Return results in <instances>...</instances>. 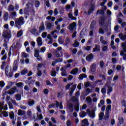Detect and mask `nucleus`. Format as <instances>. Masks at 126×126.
Returning <instances> with one entry per match:
<instances>
[{
  "instance_id": "1",
  "label": "nucleus",
  "mask_w": 126,
  "mask_h": 126,
  "mask_svg": "<svg viewBox=\"0 0 126 126\" xmlns=\"http://www.w3.org/2000/svg\"><path fill=\"white\" fill-rule=\"evenodd\" d=\"M2 37L5 38L3 47H6L7 46V42L11 38V32L9 31H4L2 34Z\"/></svg>"
},
{
  "instance_id": "2",
  "label": "nucleus",
  "mask_w": 126,
  "mask_h": 126,
  "mask_svg": "<svg viewBox=\"0 0 126 126\" xmlns=\"http://www.w3.org/2000/svg\"><path fill=\"white\" fill-rule=\"evenodd\" d=\"M79 95H80V93L79 92H77L76 93V96L73 97L74 102L77 103V105L75 106V111H76V112H78V111H79V102H78V97H79Z\"/></svg>"
},
{
  "instance_id": "3",
  "label": "nucleus",
  "mask_w": 126,
  "mask_h": 126,
  "mask_svg": "<svg viewBox=\"0 0 126 126\" xmlns=\"http://www.w3.org/2000/svg\"><path fill=\"white\" fill-rule=\"evenodd\" d=\"M16 26L18 29H20L21 25L24 24V19L22 17H20L19 19H16L15 21Z\"/></svg>"
},
{
  "instance_id": "4",
  "label": "nucleus",
  "mask_w": 126,
  "mask_h": 126,
  "mask_svg": "<svg viewBox=\"0 0 126 126\" xmlns=\"http://www.w3.org/2000/svg\"><path fill=\"white\" fill-rule=\"evenodd\" d=\"M5 73L7 77H12V71H11V67L10 66H6L5 69Z\"/></svg>"
},
{
  "instance_id": "5",
  "label": "nucleus",
  "mask_w": 126,
  "mask_h": 126,
  "mask_svg": "<svg viewBox=\"0 0 126 126\" xmlns=\"http://www.w3.org/2000/svg\"><path fill=\"white\" fill-rule=\"evenodd\" d=\"M112 110V106L111 105H108L106 107V109L105 111V116L104 117L105 120H108L109 117V114H110V111Z\"/></svg>"
},
{
  "instance_id": "6",
  "label": "nucleus",
  "mask_w": 126,
  "mask_h": 126,
  "mask_svg": "<svg viewBox=\"0 0 126 126\" xmlns=\"http://www.w3.org/2000/svg\"><path fill=\"white\" fill-rule=\"evenodd\" d=\"M95 111H97V108L94 107V109H92V112L90 111V110L87 109V113H88L91 118H95Z\"/></svg>"
},
{
  "instance_id": "7",
  "label": "nucleus",
  "mask_w": 126,
  "mask_h": 126,
  "mask_svg": "<svg viewBox=\"0 0 126 126\" xmlns=\"http://www.w3.org/2000/svg\"><path fill=\"white\" fill-rule=\"evenodd\" d=\"M27 8H25L24 10V12L25 14H27V9H33L34 6L32 3L28 2L27 4Z\"/></svg>"
},
{
  "instance_id": "8",
  "label": "nucleus",
  "mask_w": 126,
  "mask_h": 126,
  "mask_svg": "<svg viewBox=\"0 0 126 126\" xmlns=\"http://www.w3.org/2000/svg\"><path fill=\"white\" fill-rule=\"evenodd\" d=\"M67 29L69 31H73V30H76V23L73 22L71 23L68 27Z\"/></svg>"
},
{
  "instance_id": "9",
  "label": "nucleus",
  "mask_w": 126,
  "mask_h": 126,
  "mask_svg": "<svg viewBox=\"0 0 126 126\" xmlns=\"http://www.w3.org/2000/svg\"><path fill=\"white\" fill-rule=\"evenodd\" d=\"M17 90V88L16 87L11 88L7 92V94L9 95H12L15 93V92Z\"/></svg>"
},
{
  "instance_id": "10",
  "label": "nucleus",
  "mask_w": 126,
  "mask_h": 126,
  "mask_svg": "<svg viewBox=\"0 0 126 126\" xmlns=\"http://www.w3.org/2000/svg\"><path fill=\"white\" fill-rule=\"evenodd\" d=\"M90 71L91 74H93L95 71H96V64H93L91 66V69H90Z\"/></svg>"
},
{
  "instance_id": "11",
  "label": "nucleus",
  "mask_w": 126,
  "mask_h": 126,
  "mask_svg": "<svg viewBox=\"0 0 126 126\" xmlns=\"http://www.w3.org/2000/svg\"><path fill=\"white\" fill-rule=\"evenodd\" d=\"M108 87L107 89V94L108 95H110V94L111 93V92H113V88L110 86H109V84L107 83L105 85V87Z\"/></svg>"
},
{
  "instance_id": "12",
  "label": "nucleus",
  "mask_w": 126,
  "mask_h": 126,
  "mask_svg": "<svg viewBox=\"0 0 126 126\" xmlns=\"http://www.w3.org/2000/svg\"><path fill=\"white\" fill-rule=\"evenodd\" d=\"M17 63H18V60H16L14 61V64L13 65L14 71H16V70H17V68H18Z\"/></svg>"
},
{
  "instance_id": "13",
  "label": "nucleus",
  "mask_w": 126,
  "mask_h": 126,
  "mask_svg": "<svg viewBox=\"0 0 126 126\" xmlns=\"http://www.w3.org/2000/svg\"><path fill=\"white\" fill-rule=\"evenodd\" d=\"M119 37L122 41H125V40H126V32L124 34L123 33H120Z\"/></svg>"
},
{
  "instance_id": "14",
  "label": "nucleus",
  "mask_w": 126,
  "mask_h": 126,
  "mask_svg": "<svg viewBox=\"0 0 126 126\" xmlns=\"http://www.w3.org/2000/svg\"><path fill=\"white\" fill-rule=\"evenodd\" d=\"M46 25L47 29H49V30H52V27L55 26L54 23H48Z\"/></svg>"
},
{
  "instance_id": "15",
  "label": "nucleus",
  "mask_w": 126,
  "mask_h": 126,
  "mask_svg": "<svg viewBox=\"0 0 126 126\" xmlns=\"http://www.w3.org/2000/svg\"><path fill=\"white\" fill-rule=\"evenodd\" d=\"M93 58H94L93 54H90L89 55L87 56V57L86 58V60L88 62H91V61L93 60Z\"/></svg>"
},
{
  "instance_id": "16",
  "label": "nucleus",
  "mask_w": 126,
  "mask_h": 126,
  "mask_svg": "<svg viewBox=\"0 0 126 126\" xmlns=\"http://www.w3.org/2000/svg\"><path fill=\"white\" fill-rule=\"evenodd\" d=\"M71 74H73V75H76L77 73H78V68L77 67H76L74 69H73L71 72Z\"/></svg>"
},
{
  "instance_id": "17",
  "label": "nucleus",
  "mask_w": 126,
  "mask_h": 126,
  "mask_svg": "<svg viewBox=\"0 0 126 126\" xmlns=\"http://www.w3.org/2000/svg\"><path fill=\"white\" fill-rule=\"evenodd\" d=\"M118 22L120 24H121V27L122 28H125V27L126 26V22L123 23V20H122V19L121 18L118 19Z\"/></svg>"
},
{
  "instance_id": "18",
  "label": "nucleus",
  "mask_w": 126,
  "mask_h": 126,
  "mask_svg": "<svg viewBox=\"0 0 126 126\" xmlns=\"http://www.w3.org/2000/svg\"><path fill=\"white\" fill-rule=\"evenodd\" d=\"M34 57L35 58H37L38 61H41V59H40V56H39V50H35Z\"/></svg>"
},
{
  "instance_id": "19",
  "label": "nucleus",
  "mask_w": 126,
  "mask_h": 126,
  "mask_svg": "<svg viewBox=\"0 0 126 126\" xmlns=\"http://www.w3.org/2000/svg\"><path fill=\"white\" fill-rule=\"evenodd\" d=\"M76 84H75L74 85H73L70 89V92L69 94L70 96H71V95H72V93H73V92H74V90H75V89L76 88Z\"/></svg>"
},
{
  "instance_id": "20",
  "label": "nucleus",
  "mask_w": 126,
  "mask_h": 126,
  "mask_svg": "<svg viewBox=\"0 0 126 126\" xmlns=\"http://www.w3.org/2000/svg\"><path fill=\"white\" fill-rule=\"evenodd\" d=\"M41 67H42V64H41V63L38 64V65L37 66V70H38L37 75H38V76H41V75H42V72H41V71H39V69H40V68H41Z\"/></svg>"
},
{
  "instance_id": "21",
  "label": "nucleus",
  "mask_w": 126,
  "mask_h": 126,
  "mask_svg": "<svg viewBox=\"0 0 126 126\" xmlns=\"http://www.w3.org/2000/svg\"><path fill=\"white\" fill-rule=\"evenodd\" d=\"M67 109L69 111V113H72V112H73V105L71 104L67 105Z\"/></svg>"
},
{
  "instance_id": "22",
  "label": "nucleus",
  "mask_w": 126,
  "mask_h": 126,
  "mask_svg": "<svg viewBox=\"0 0 126 126\" xmlns=\"http://www.w3.org/2000/svg\"><path fill=\"white\" fill-rule=\"evenodd\" d=\"M26 114V111L24 110H22L21 109H19L18 111V116H23V115H25Z\"/></svg>"
},
{
  "instance_id": "23",
  "label": "nucleus",
  "mask_w": 126,
  "mask_h": 126,
  "mask_svg": "<svg viewBox=\"0 0 126 126\" xmlns=\"http://www.w3.org/2000/svg\"><path fill=\"white\" fill-rule=\"evenodd\" d=\"M37 43L38 46H42L43 45V41H42V38L39 37L37 39Z\"/></svg>"
},
{
  "instance_id": "24",
  "label": "nucleus",
  "mask_w": 126,
  "mask_h": 126,
  "mask_svg": "<svg viewBox=\"0 0 126 126\" xmlns=\"http://www.w3.org/2000/svg\"><path fill=\"white\" fill-rule=\"evenodd\" d=\"M100 25L103 26L105 25V19L104 17H101L100 18L99 20Z\"/></svg>"
},
{
  "instance_id": "25",
  "label": "nucleus",
  "mask_w": 126,
  "mask_h": 126,
  "mask_svg": "<svg viewBox=\"0 0 126 126\" xmlns=\"http://www.w3.org/2000/svg\"><path fill=\"white\" fill-rule=\"evenodd\" d=\"M56 106L57 107V108H59V107L60 109H63V103L60 102V103L58 102V101H56Z\"/></svg>"
},
{
  "instance_id": "26",
  "label": "nucleus",
  "mask_w": 126,
  "mask_h": 126,
  "mask_svg": "<svg viewBox=\"0 0 126 126\" xmlns=\"http://www.w3.org/2000/svg\"><path fill=\"white\" fill-rule=\"evenodd\" d=\"M93 52L94 53H95V52H100V46L96 45L95 47L93 49Z\"/></svg>"
},
{
  "instance_id": "27",
  "label": "nucleus",
  "mask_w": 126,
  "mask_h": 126,
  "mask_svg": "<svg viewBox=\"0 0 126 126\" xmlns=\"http://www.w3.org/2000/svg\"><path fill=\"white\" fill-rule=\"evenodd\" d=\"M9 117L11 120L14 121V113L13 111H11L9 113Z\"/></svg>"
},
{
  "instance_id": "28",
  "label": "nucleus",
  "mask_w": 126,
  "mask_h": 126,
  "mask_svg": "<svg viewBox=\"0 0 126 126\" xmlns=\"http://www.w3.org/2000/svg\"><path fill=\"white\" fill-rule=\"evenodd\" d=\"M10 17H11V18H12L13 19L17 16V14L16 12L14 11L10 14Z\"/></svg>"
},
{
  "instance_id": "29",
  "label": "nucleus",
  "mask_w": 126,
  "mask_h": 126,
  "mask_svg": "<svg viewBox=\"0 0 126 126\" xmlns=\"http://www.w3.org/2000/svg\"><path fill=\"white\" fill-rule=\"evenodd\" d=\"M31 33H32L33 35H35V36H39V34H38V32L36 31L35 29H32L30 30Z\"/></svg>"
},
{
  "instance_id": "30",
  "label": "nucleus",
  "mask_w": 126,
  "mask_h": 126,
  "mask_svg": "<svg viewBox=\"0 0 126 126\" xmlns=\"http://www.w3.org/2000/svg\"><path fill=\"white\" fill-rule=\"evenodd\" d=\"M82 124L83 125H85L86 126H89V122H88V120L87 119H85L82 121Z\"/></svg>"
},
{
  "instance_id": "31",
  "label": "nucleus",
  "mask_w": 126,
  "mask_h": 126,
  "mask_svg": "<svg viewBox=\"0 0 126 126\" xmlns=\"http://www.w3.org/2000/svg\"><path fill=\"white\" fill-rule=\"evenodd\" d=\"M14 83L13 82H9L8 83L7 86H6L5 90H7V89H9V88H10V87H12V85H13Z\"/></svg>"
},
{
  "instance_id": "32",
  "label": "nucleus",
  "mask_w": 126,
  "mask_h": 126,
  "mask_svg": "<svg viewBox=\"0 0 126 126\" xmlns=\"http://www.w3.org/2000/svg\"><path fill=\"white\" fill-rule=\"evenodd\" d=\"M100 41L101 42V44L103 45H107L108 44V42L104 40V37L101 36L100 37Z\"/></svg>"
},
{
  "instance_id": "33",
  "label": "nucleus",
  "mask_w": 126,
  "mask_h": 126,
  "mask_svg": "<svg viewBox=\"0 0 126 126\" xmlns=\"http://www.w3.org/2000/svg\"><path fill=\"white\" fill-rule=\"evenodd\" d=\"M86 77H87V75L86 74H80L79 76V79L80 80H82L83 78H86Z\"/></svg>"
},
{
  "instance_id": "34",
  "label": "nucleus",
  "mask_w": 126,
  "mask_h": 126,
  "mask_svg": "<svg viewBox=\"0 0 126 126\" xmlns=\"http://www.w3.org/2000/svg\"><path fill=\"white\" fill-rule=\"evenodd\" d=\"M16 85L18 88H22L24 86V84L22 82L16 83Z\"/></svg>"
},
{
  "instance_id": "35",
  "label": "nucleus",
  "mask_w": 126,
  "mask_h": 126,
  "mask_svg": "<svg viewBox=\"0 0 126 126\" xmlns=\"http://www.w3.org/2000/svg\"><path fill=\"white\" fill-rule=\"evenodd\" d=\"M58 42L61 45H63L64 44V41L63 40V38L61 37H59Z\"/></svg>"
},
{
  "instance_id": "36",
  "label": "nucleus",
  "mask_w": 126,
  "mask_h": 126,
  "mask_svg": "<svg viewBox=\"0 0 126 126\" xmlns=\"http://www.w3.org/2000/svg\"><path fill=\"white\" fill-rule=\"evenodd\" d=\"M55 33H58V31L56 30L52 32L51 35H52L54 39H57V38H58V35H57L56 34H55Z\"/></svg>"
},
{
  "instance_id": "37",
  "label": "nucleus",
  "mask_w": 126,
  "mask_h": 126,
  "mask_svg": "<svg viewBox=\"0 0 126 126\" xmlns=\"http://www.w3.org/2000/svg\"><path fill=\"white\" fill-rule=\"evenodd\" d=\"M45 30V26L44 25V23H42V25L39 27V32H42Z\"/></svg>"
},
{
  "instance_id": "38",
  "label": "nucleus",
  "mask_w": 126,
  "mask_h": 126,
  "mask_svg": "<svg viewBox=\"0 0 126 126\" xmlns=\"http://www.w3.org/2000/svg\"><path fill=\"white\" fill-rule=\"evenodd\" d=\"M34 104H35V101L33 100L32 99H31L28 102V105L30 106V107H32Z\"/></svg>"
},
{
  "instance_id": "39",
  "label": "nucleus",
  "mask_w": 126,
  "mask_h": 126,
  "mask_svg": "<svg viewBox=\"0 0 126 126\" xmlns=\"http://www.w3.org/2000/svg\"><path fill=\"white\" fill-rule=\"evenodd\" d=\"M62 51H57L56 53V56L57 58H60V57H62Z\"/></svg>"
},
{
  "instance_id": "40",
  "label": "nucleus",
  "mask_w": 126,
  "mask_h": 126,
  "mask_svg": "<svg viewBox=\"0 0 126 126\" xmlns=\"http://www.w3.org/2000/svg\"><path fill=\"white\" fill-rule=\"evenodd\" d=\"M1 115H2L3 116V117H4L5 118H6L7 117H8V112L5 111H3L2 112L1 111Z\"/></svg>"
},
{
  "instance_id": "41",
  "label": "nucleus",
  "mask_w": 126,
  "mask_h": 126,
  "mask_svg": "<svg viewBox=\"0 0 126 126\" xmlns=\"http://www.w3.org/2000/svg\"><path fill=\"white\" fill-rule=\"evenodd\" d=\"M94 11V5H92L91 8L89 10L88 14H90L91 12H93Z\"/></svg>"
},
{
  "instance_id": "42",
  "label": "nucleus",
  "mask_w": 126,
  "mask_h": 126,
  "mask_svg": "<svg viewBox=\"0 0 126 126\" xmlns=\"http://www.w3.org/2000/svg\"><path fill=\"white\" fill-rule=\"evenodd\" d=\"M80 118H84L86 116V113L84 111H82L79 113Z\"/></svg>"
},
{
  "instance_id": "43",
  "label": "nucleus",
  "mask_w": 126,
  "mask_h": 126,
  "mask_svg": "<svg viewBox=\"0 0 126 126\" xmlns=\"http://www.w3.org/2000/svg\"><path fill=\"white\" fill-rule=\"evenodd\" d=\"M28 72V70L27 69H24L21 71V74L22 75H25V74H26Z\"/></svg>"
},
{
  "instance_id": "44",
  "label": "nucleus",
  "mask_w": 126,
  "mask_h": 126,
  "mask_svg": "<svg viewBox=\"0 0 126 126\" xmlns=\"http://www.w3.org/2000/svg\"><path fill=\"white\" fill-rule=\"evenodd\" d=\"M68 17L69 18H71L72 20H76V18L73 16L72 13H70L68 14Z\"/></svg>"
},
{
  "instance_id": "45",
  "label": "nucleus",
  "mask_w": 126,
  "mask_h": 126,
  "mask_svg": "<svg viewBox=\"0 0 126 126\" xmlns=\"http://www.w3.org/2000/svg\"><path fill=\"white\" fill-rule=\"evenodd\" d=\"M31 14L32 15V20H33V18L35 16V11L34 9H32V10H31Z\"/></svg>"
},
{
  "instance_id": "46",
  "label": "nucleus",
  "mask_w": 126,
  "mask_h": 126,
  "mask_svg": "<svg viewBox=\"0 0 126 126\" xmlns=\"http://www.w3.org/2000/svg\"><path fill=\"white\" fill-rule=\"evenodd\" d=\"M8 11H13L14 10V6L12 5H10L8 7Z\"/></svg>"
},
{
  "instance_id": "47",
  "label": "nucleus",
  "mask_w": 126,
  "mask_h": 126,
  "mask_svg": "<svg viewBox=\"0 0 126 126\" xmlns=\"http://www.w3.org/2000/svg\"><path fill=\"white\" fill-rule=\"evenodd\" d=\"M3 105H4V102H0V113H1V111L3 110Z\"/></svg>"
},
{
  "instance_id": "48",
  "label": "nucleus",
  "mask_w": 126,
  "mask_h": 126,
  "mask_svg": "<svg viewBox=\"0 0 126 126\" xmlns=\"http://www.w3.org/2000/svg\"><path fill=\"white\" fill-rule=\"evenodd\" d=\"M124 51H122L121 52V56H123V60H124V61H126V54H125Z\"/></svg>"
},
{
  "instance_id": "49",
  "label": "nucleus",
  "mask_w": 126,
  "mask_h": 126,
  "mask_svg": "<svg viewBox=\"0 0 126 126\" xmlns=\"http://www.w3.org/2000/svg\"><path fill=\"white\" fill-rule=\"evenodd\" d=\"M3 18L4 21H7V19H8V13L7 12L5 14H4L3 16Z\"/></svg>"
},
{
  "instance_id": "50",
  "label": "nucleus",
  "mask_w": 126,
  "mask_h": 126,
  "mask_svg": "<svg viewBox=\"0 0 126 126\" xmlns=\"http://www.w3.org/2000/svg\"><path fill=\"white\" fill-rule=\"evenodd\" d=\"M23 34V32L22 30L19 31L17 34V37L19 38V37H21V35Z\"/></svg>"
},
{
  "instance_id": "51",
  "label": "nucleus",
  "mask_w": 126,
  "mask_h": 126,
  "mask_svg": "<svg viewBox=\"0 0 126 126\" xmlns=\"http://www.w3.org/2000/svg\"><path fill=\"white\" fill-rule=\"evenodd\" d=\"M16 99L18 101H20L21 100V95L20 94H16L15 95Z\"/></svg>"
},
{
  "instance_id": "52",
  "label": "nucleus",
  "mask_w": 126,
  "mask_h": 126,
  "mask_svg": "<svg viewBox=\"0 0 126 126\" xmlns=\"http://www.w3.org/2000/svg\"><path fill=\"white\" fill-rule=\"evenodd\" d=\"M86 101L89 104H91V103L92 102V99H91V97H90V96L87 97Z\"/></svg>"
},
{
  "instance_id": "53",
  "label": "nucleus",
  "mask_w": 126,
  "mask_h": 126,
  "mask_svg": "<svg viewBox=\"0 0 126 126\" xmlns=\"http://www.w3.org/2000/svg\"><path fill=\"white\" fill-rule=\"evenodd\" d=\"M21 120V117H18V121H17V126H21V121H20Z\"/></svg>"
},
{
  "instance_id": "54",
  "label": "nucleus",
  "mask_w": 126,
  "mask_h": 126,
  "mask_svg": "<svg viewBox=\"0 0 126 126\" xmlns=\"http://www.w3.org/2000/svg\"><path fill=\"white\" fill-rule=\"evenodd\" d=\"M5 86V83H4V81H0V87L1 88H2V87H4Z\"/></svg>"
},
{
  "instance_id": "55",
  "label": "nucleus",
  "mask_w": 126,
  "mask_h": 126,
  "mask_svg": "<svg viewBox=\"0 0 126 126\" xmlns=\"http://www.w3.org/2000/svg\"><path fill=\"white\" fill-rule=\"evenodd\" d=\"M103 117H104V113L101 112L99 115V121L103 120Z\"/></svg>"
},
{
  "instance_id": "56",
  "label": "nucleus",
  "mask_w": 126,
  "mask_h": 126,
  "mask_svg": "<svg viewBox=\"0 0 126 126\" xmlns=\"http://www.w3.org/2000/svg\"><path fill=\"white\" fill-rule=\"evenodd\" d=\"M34 6L35 7H39L40 6V2L39 1H35L34 2Z\"/></svg>"
},
{
  "instance_id": "57",
  "label": "nucleus",
  "mask_w": 126,
  "mask_h": 126,
  "mask_svg": "<svg viewBox=\"0 0 126 126\" xmlns=\"http://www.w3.org/2000/svg\"><path fill=\"white\" fill-rule=\"evenodd\" d=\"M104 13H105V12L103 10H98L97 11V14H104Z\"/></svg>"
},
{
  "instance_id": "58",
  "label": "nucleus",
  "mask_w": 126,
  "mask_h": 126,
  "mask_svg": "<svg viewBox=\"0 0 126 126\" xmlns=\"http://www.w3.org/2000/svg\"><path fill=\"white\" fill-rule=\"evenodd\" d=\"M122 47H123V51L122 52H125V53H126V43H123L122 45Z\"/></svg>"
},
{
  "instance_id": "59",
  "label": "nucleus",
  "mask_w": 126,
  "mask_h": 126,
  "mask_svg": "<svg viewBox=\"0 0 126 126\" xmlns=\"http://www.w3.org/2000/svg\"><path fill=\"white\" fill-rule=\"evenodd\" d=\"M95 22L94 21H93L91 24V30H94V28L93 27V26H94V25H95Z\"/></svg>"
},
{
  "instance_id": "60",
  "label": "nucleus",
  "mask_w": 126,
  "mask_h": 126,
  "mask_svg": "<svg viewBox=\"0 0 126 126\" xmlns=\"http://www.w3.org/2000/svg\"><path fill=\"white\" fill-rule=\"evenodd\" d=\"M27 116H28V117L31 118V117L32 116V111L31 110H28L27 112Z\"/></svg>"
},
{
  "instance_id": "61",
  "label": "nucleus",
  "mask_w": 126,
  "mask_h": 126,
  "mask_svg": "<svg viewBox=\"0 0 126 126\" xmlns=\"http://www.w3.org/2000/svg\"><path fill=\"white\" fill-rule=\"evenodd\" d=\"M5 64H6V63L5 62H3L2 63V64L1 65V69H4V66H5Z\"/></svg>"
},
{
  "instance_id": "62",
  "label": "nucleus",
  "mask_w": 126,
  "mask_h": 126,
  "mask_svg": "<svg viewBox=\"0 0 126 126\" xmlns=\"http://www.w3.org/2000/svg\"><path fill=\"white\" fill-rule=\"evenodd\" d=\"M22 58H28L29 55L28 54H26L25 52H23L22 54Z\"/></svg>"
},
{
  "instance_id": "63",
  "label": "nucleus",
  "mask_w": 126,
  "mask_h": 126,
  "mask_svg": "<svg viewBox=\"0 0 126 126\" xmlns=\"http://www.w3.org/2000/svg\"><path fill=\"white\" fill-rule=\"evenodd\" d=\"M71 8H72V7H71V6H70V5H67L65 7L66 11H68V10L71 9Z\"/></svg>"
},
{
  "instance_id": "64",
  "label": "nucleus",
  "mask_w": 126,
  "mask_h": 126,
  "mask_svg": "<svg viewBox=\"0 0 126 126\" xmlns=\"http://www.w3.org/2000/svg\"><path fill=\"white\" fill-rule=\"evenodd\" d=\"M74 47H78L79 46V42L76 40L73 44Z\"/></svg>"
}]
</instances>
